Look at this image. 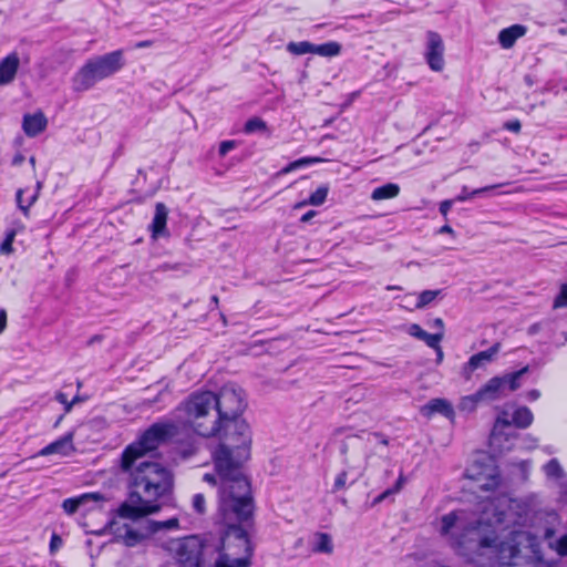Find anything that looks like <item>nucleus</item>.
<instances>
[{
    "instance_id": "5701e85b",
    "label": "nucleus",
    "mask_w": 567,
    "mask_h": 567,
    "mask_svg": "<svg viewBox=\"0 0 567 567\" xmlns=\"http://www.w3.org/2000/svg\"><path fill=\"white\" fill-rule=\"evenodd\" d=\"M251 561L247 557H233L227 553H219L214 567H249Z\"/></svg>"
},
{
    "instance_id": "ddd939ff",
    "label": "nucleus",
    "mask_w": 567,
    "mask_h": 567,
    "mask_svg": "<svg viewBox=\"0 0 567 567\" xmlns=\"http://www.w3.org/2000/svg\"><path fill=\"white\" fill-rule=\"evenodd\" d=\"M466 477L477 482L482 481L483 477L487 478V482L480 485L485 491L494 489L499 484V476L495 473V470L488 467L485 471H481L477 462L466 470Z\"/></svg>"
},
{
    "instance_id": "f8f14e48",
    "label": "nucleus",
    "mask_w": 567,
    "mask_h": 567,
    "mask_svg": "<svg viewBox=\"0 0 567 567\" xmlns=\"http://www.w3.org/2000/svg\"><path fill=\"white\" fill-rule=\"evenodd\" d=\"M499 349H501V343L496 342L489 349L473 354L468 359L466 364L463 367V375L467 380L471 379L472 373L476 369H478L494 360V358L498 353Z\"/></svg>"
},
{
    "instance_id": "c9c22d12",
    "label": "nucleus",
    "mask_w": 567,
    "mask_h": 567,
    "mask_svg": "<svg viewBox=\"0 0 567 567\" xmlns=\"http://www.w3.org/2000/svg\"><path fill=\"white\" fill-rule=\"evenodd\" d=\"M16 235H17L16 229H9L6 233V237L0 245V252L2 255H10L13 251L12 244L14 241Z\"/></svg>"
},
{
    "instance_id": "8fccbe9b",
    "label": "nucleus",
    "mask_w": 567,
    "mask_h": 567,
    "mask_svg": "<svg viewBox=\"0 0 567 567\" xmlns=\"http://www.w3.org/2000/svg\"><path fill=\"white\" fill-rule=\"evenodd\" d=\"M7 327V312L4 309L0 310V334L3 332V330Z\"/></svg>"
},
{
    "instance_id": "69168bd1",
    "label": "nucleus",
    "mask_w": 567,
    "mask_h": 567,
    "mask_svg": "<svg viewBox=\"0 0 567 567\" xmlns=\"http://www.w3.org/2000/svg\"><path fill=\"white\" fill-rule=\"evenodd\" d=\"M525 82L527 83V85L532 86L533 85V80L530 78V75H526L525 76Z\"/></svg>"
},
{
    "instance_id": "473e14b6",
    "label": "nucleus",
    "mask_w": 567,
    "mask_h": 567,
    "mask_svg": "<svg viewBox=\"0 0 567 567\" xmlns=\"http://www.w3.org/2000/svg\"><path fill=\"white\" fill-rule=\"evenodd\" d=\"M266 128L267 124L264 120H261L260 117H251L246 122L244 126V132L246 134H252L255 132L266 131Z\"/></svg>"
},
{
    "instance_id": "2eb2a0df",
    "label": "nucleus",
    "mask_w": 567,
    "mask_h": 567,
    "mask_svg": "<svg viewBox=\"0 0 567 567\" xmlns=\"http://www.w3.org/2000/svg\"><path fill=\"white\" fill-rule=\"evenodd\" d=\"M47 126L48 120L41 111L23 115L22 128L24 134L29 137L38 136L47 128Z\"/></svg>"
},
{
    "instance_id": "13d9d810",
    "label": "nucleus",
    "mask_w": 567,
    "mask_h": 567,
    "mask_svg": "<svg viewBox=\"0 0 567 567\" xmlns=\"http://www.w3.org/2000/svg\"><path fill=\"white\" fill-rule=\"evenodd\" d=\"M440 234H454V230L452 229L451 226L449 225H444L440 228L439 230Z\"/></svg>"
},
{
    "instance_id": "864d4df0",
    "label": "nucleus",
    "mask_w": 567,
    "mask_h": 567,
    "mask_svg": "<svg viewBox=\"0 0 567 567\" xmlns=\"http://www.w3.org/2000/svg\"><path fill=\"white\" fill-rule=\"evenodd\" d=\"M540 396V392L536 389H533L527 392V399L529 401H536Z\"/></svg>"
},
{
    "instance_id": "f03ea898",
    "label": "nucleus",
    "mask_w": 567,
    "mask_h": 567,
    "mask_svg": "<svg viewBox=\"0 0 567 567\" xmlns=\"http://www.w3.org/2000/svg\"><path fill=\"white\" fill-rule=\"evenodd\" d=\"M213 462L219 478L217 523L224 527L252 525L255 503L243 465L250 455L228 454L226 447L215 449Z\"/></svg>"
},
{
    "instance_id": "680f3d73",
    "label": "nucleus",
    "mask_w": 567,
    "mask_h": 567,
    "mask_svg": "<svg viewBox=\"0 0 567 567\" xmlns=\"http://www.w3.org/2000/svg\"><path fill=\"white\" fill-rule=\"evenodd\" d=\"M373 435H374V436H378V437H381V443H382L383 445H388V444H389L388 439H386V437H384L382 434H380V433H374Z\"/></svg>"
},
{
    "instance_id": "c85d7f7f",
    "label": "nucleus",
    "mask_w": 567,
    "mask_h": 567,
    "mask_svg": "<svg viewBox=\"0 0 567 567\" xmlns=\"http://www.w3.org/2000/svg\"><path fill=\"white\" fill-rule=\"evenodd\" d=\"M148 534L153 535L164 529H177L179 527V520L177 517L169 518L167 520H147Z\"/></svg>"
},
{
    "instance_id": "338daca9",
    "label": "nucleus",
    "mask_w": 567,
    "mask_h": 567,
    "mask_svg": "<svg viewBox=\"0 0 567 567\" xmlns=\"http://www.w3.org/2000/svg\"><path fill=\"white\" fill-rule=\"evenodd\" d=\"M42 186H43V183L41 181H38L37 186H35V188H37L35 192L39 193L41 190Z\"/></svg>"
},
{
    "instance_id": "4c0bfd02",
    "label": "nucleus",
    "mask_w": 567,
    "mask_h": 567,
    "mask_svg": "<svg viewBox=\"0 0 567 567\" xmlns=\"http://www.w3.org/2000/svg\"><path fill=\"white\" fill-rule=\"evenodd\" d=\"M193 508L198 514H204L206 512V499L203 494L198 493L194 495Z\"/></svg>"
},
{
    "instance_id": "6ab92c4d",
    "label": "nucleus",
    "mask_w": 567,
    "mask_h": 567,
    "mask_svg": "<svg viewBox=\"0 0 567 567\" xmlns=\"http://www.w3.org/2000/svg\"><path fill=\"white\" fill-rule=\"evenodd\" d=\"M102 502L105 501V497L101 493H86L79 497L74 498H66L62 503V508L64 512L69 515L74 514L82 505L86 504L87 502Z\"/></svg>"
},
{
    "instance_id": "09e8293b",
    "label": "nucleus",
    "mask_w": 567,
    "mask_h": 567,
    "mask_svg": "<svg viewBox=\"0 0 567 567\" xmlns=\"http://www.w3.org/2000/svg\"><path fill=\"white\" fill-rule=\"evenodd\" d=\"M390 495H393L392 491H390L389 488L385 489L384 492H382L380 495H378L374 501H373V504H379L381 502H383L386 497H389Z\"/></svg>"
},
{
    "instance_id": "49530a36",
    "label": "nucleus",
    "mask_w": 567,
    "mask_h": 567,
    "mask_svg": "<svg viewBox=\"0 0 567 567\" xmlns=\"http://www.w3.org/2000/svg\"><path fill=\"white\" fill-rule=\"evenodd\" d=\"M430 326L431 328L437 329V332L442 333V338L444 337V322L441 318H435Z\"/></svg>"
},
{
    "instance_id": "0eeeda50",
    "label": "nucleus",
    "mask_w": 567,
    "mask_h": 567,
    "mask_svg": "<svg viewBox=\"0 0 567 567\" xmlns=\"http://www.w3.org/2000/svg\"><path fill=\"white\" fill-rule=\"evenodd\" d=\"M528 367H524L518 371L493 377L475 393L465 396L462 404L472 403L474 408L480 402H494L506 395L505 391H516L520 388V378L528 372Z\"/></svg>"
},
{
    "instance_id": "9d476101",
    "label": "nucleus",
    "mask_w": 567,
    "mask_h": 567,
    "mask_svg": "<svg viewBox=\"0 0 567 567\" xmlns=\"http://www.w3.org/2000/svg\"><path fill=\"white\" fill-rule=\"evenodd\" d=\"M106 528L113 534V542L122 543L127 547H135L151 536L147 524L143 529H135L128 524L120 525L115 519H111Z\"/></svg>"
},
{
    "instance_id": "2f4dec72",
    "label": "nucleus",
    "mask_w": 567,
    "mask_h": 567,
    "mask_svg": "<svg viewBox=\"0 0 567 567\" xmlns=\"http://www.w3.org/2000/svg\"><path fill=\"white\" fill-rule=\"evenodd\" d=\"M442 293L441 289L436 290H424L419 295L415 307L417 309H423L427 305H430L437 296Z\"/></svg>"
},
{
    "instance_id": "a19ab883",
    "label": "nucleus",
    "mask_w": 567,
    "mask_h": 567,
    "mask_svg": "<svg viewBox=\"0 0 567 567\" xmlns=\"http://www.w3.org/2000/svg\"><path fill=\"white\" fill-rule=\"evenodd\" d=\"M236 146L235 141H223L219 144L218 153L220 156H226Z\"/></svg>"
},
{
    "instance_id": "5fc2aeb1",
    "label": "nucleus",
    "mask_w": 567,
    "mask_h": 567,
    "mask_svg": "<svg viewBox=\"0 0 567 567\" xmlns=\"http://www.w3.org/2000/svg\"><path fill=\"white\" fill-rule=\"evenodd\" d=\"M153 44H154V41H152V40H144V41H140V42L135 43V48L136 49H144V48L152 47Z\"/></svg>"
},
{
    "instance_id": "cd10ccee",
    "label": "nucleus",
    "mask_w": 567,
    "mask_h": 567,
    "mask_svg": "<svg viewBox=\"0 0 567 567\" xmlns=\"http://www.w3.org/2000/svg\"><path fill=\"white\" fill-rule=\"evenodd\" d=\"M312 550L316 553L331 554L333 551L332 538L327 533H317Z\"/></svg>"
},
{
    "instance_id": "423d86ee",
    "label": "nucleus",
    "mask_w": 567,
    "mask_h": 567,
    "mask_svg": "<svg viewBox=\"0 0 567 567\" xmlns=\"http://www.w3.org/2000/svg\"><path fill=\"white\" fill-rule=\"evenodd\" d=\"M125 65L123 50H115L103 55L89 59L73 75L72 89L84 92L92 89L97 82L107 79Z\"/></svg>"
},
{
    "instance_id": "a878e982",
    "label": "nucleus",
    "mask_w": 567,
    "mask_h": 567,
    "mask_svg": "<svg viewBox=\"0 0 567 567\" xmlns=\"http://www.w3.org/2000/svg\"><path fill=\"white\" fill-rule=\"evenodd\" d=\"M328 193L329 187L327 185H321L309 196L307 200L298 203L295 208H300L305 205L320 206L326 202Z\"/></svg>"
},
{
    "instance_id": "bb28decb",
    "label": "nucleus",
    "mask_w": 567,
    "mask_h": 567,
    "mask_svg": "<svg viewBox=\"0 0 567 567\" xmlns=\"http://www.w3.org/2000/svg\"><path fill=\"white\" fill-rule=\"evenodd\" d=\"M323 161L324 159L321 157H302V158H299V159L293 161V162L289 163L288 165H286L284 168H281L278 172V175H286L296 169H299V168H302V167H306V166H309V165H312L316 163H321Z\"/></svg>"
},
{
    "instance_id": "1a4fd4ad",
    "label": "nucleus",
    "mask_w": 567,
    "mask_h": 567,
    "mask_svg": "<svg viewBox=\"0 0 567 567\" xmlns=\"http://www.w3.org/2000/svg\"><path fill=\"white\" fill-rule=\"evenodd\" d=\"M251 525H236L224 527L220 540L221 553L230 554L234 557H247L251 561L254 547L248 536V527Z\"/></svg>"
},
{
    "instance_id": "72a5a7b5",
    "label": "nucleus",
    "mask_w": 567,
    "mask_h": 567,
    "mask_svg": "<svg viewBox=\"0 0 567 567\" xmlns=\"http://www.w3.org/2000/svg\"><path fill=\"white\" fill-rule=\"evenodd\" d=\"M496 187H497L496 185H493V186H486V187L477 188V189H474V190L470 192L468 188L466 186H464L462 188L461 194L457 195V197L455 199L458 200V202H465L467 199L473 198L474 196H476L478 194H482V193L487 192L489 189H494Z\"/></svg>"
},
{
    "instance_id": "bf43d9fd",
    "label": "nucleus",
    "mask_w": 567,
    "mask_h": 567,
    "mask_svg": "<svg viewBox=\"0 0 567 567\" xmlns=\"http://www.w3.org/2000/svg\"><path fill=\"white\" fill-rule=\"evenodd\" d=\"M433 349L436 351V354H437L436 361L441 362L443 360V351H442L441 346L439 344V348H433Z\"/></svg>"
},
{
    "instance_id": "052dcab7",
    "label": "nucleus",
    "mask_w": 567,
    "mask_h": 567,
    "mask_svg": "<svg viewBox=\"0 0 567 567\" xmlns=\"http://www.w3.org/2000/svg\"><path fill=\"white\" fill-rule=\"evenodd\" d=\"M527 518L519 516L517 519L514 520L515 525H524L526 523Z\"/></svg>"
},
{
    "instance_id": "c756f323",
    "label": "nucleus",
    "mask_w": 567,
    "mask_h": 567,
    "mask_svg": "<svg viewBox=\"0 0 567 567\" xmlns=\"http://www.w3.org/2000/svg\"><path fill=\"white\" fill-rule=\"evenodd\" d=\"M287 51L295 55L313 54V43L309 41L289 42L287 44Z\"/></svg>"
},
{
    "instance_id": "de8ad7c7",
    "label": "nucleus",
    "mask_w": 567,
    "mask_h": 567,
    "mask_svg": "<svg viewBox=\"0 0 567 567\" xmlns=\"http://www.w3.org/2000/svg\"><path fill=\"white\" fill-rule=\"evenodd\" d=\"M404 482H405V478H404V476L401 474V475L399 476V478L396 480V482H395L394 486H393V487H391V488H389V489H390V491H392V493H393V494L399 493V492H400V489L402 488V486H403Z\"/></svg>"
},
{
    "instance_id": "393cba45",
    "label": "nucleus",
    "mask_w": 567,
    "mask_h": 567,
    "mask_svg": "<svg viewBox=\"0 0 567 567\" xmlns=\"http://www.w3.org/2000/svg\"><path fill=\"white\" fill-rule=\"evenodd\" d=\"M342 45L337 41H329L321 44H313V54L332 58L341 53Z\"/></svg>"
},
{
    "instance_id": "a211bd4d",
    "label": "nucleus",
    "mask_w": 567,
    "mask_h": 567,
    "mask_svg": "<svg viewBox=\"0 0 567 567\" xmlns=\"http://www.w3.org/2000/svg\"><path fill=\"white\" fill-rule=\"evenodd\" d=\"M527 32V28L523 24H513L505 28L498 33V42L503 49H511L515 42L524 37Z\"/></svg>"
},
{
    "instance_id": "7c9ffc66",
    "label": "nucleus",
    "mask_w": 567,
    "mask_h": 567,
    "mask_svg": "<svg viewBox=\"0 0 567 567\" xmlns=\"http://www.w3.org/2000/svg\"><path fill=\"white\" fill-rule=\"evenodd\" d=\"M544 472H545L546 476L555 478V480L563 478L565 475L564 470L560 466L557 458L549 460L544 465Z\"/></svg>"
},
{
    "instance_id": "aec40b11",
    "label": "nucleus",
    "mask_w": 567,
    "mask_h": 567,
    "mask_svg": "<svg viewBox=\"0 0 567 567\" xmlns=\"http://www.w3.org/2000/svg\"><path fill=\"white\" fill-rule=\"evenodd\" d=\"M168 209L163 203H157L155 206V214L151 225L153 237H163L167 235L166 223H167Z\"/></svg>"
},
{
    "instance_id": "4468645a",
    "label": "nucleus",
    "mask_w": 567,
    "mask_h": 567,
    "mask_svg": "<svg viewBox=\"0 0 567 567\" xmlns=\"http://www.w3.org/2000/svg\"><path fill=\"white\" fill-rule=\"evenodd\" d=\"M75 451L73 445V432H68L62 437L44 446L39 455L47 456L51 454H60L62 456H69Z\"/></svg>"
},
{
    "instance_id": "e433bc0d",
    "label": "nucleus",
    "mask_w": 567,
    "mask_h": 567,
    "mask_svg": "<svg viewBox=\"0 0 567 567\" xmlns=\"http://www.w3.org/2000/svg\"><path fill=\"white\" fill-rule=\"evenodd\" d=\"M554 308H566L567 307V284H564L560 288L559 293L554 299Z\"/></svg>"
},
{
    "instance_id": "b1692460",
    "label": "nucleus",
    "mask_w": 567,
    "mask_h": 567,
    "mask_svg": "<svg viewBox=\"0 0 567 567\" xmlns=\"http://www.w3.org/2000/svg\"><path fill=\"white\" fill-rule=\"evenodd\" d=\"M400 194V186L395 183H388L373 189L371 198L373 200H384L396 197Z\"/></svg>"
},
{
    "instance_id": "ea45409f",
    "label": "nucleus",
    "mask_w": 567,
    "mask_h": 567,
    "mask_svg": "<svg viewBox=\"0 0 567 567\" xmlns=\"http://www.w3.org/2000/svg\"><path fill=\"white\" fill-rule=\"evenodd\" d=\"M555 549L558 555L567 557V533L557 539Z\"/></svg>"
},
{
    "instance_id": "a18cd8bd",
    "label": "nucleus",
    "mask_w": 567,
    "mask_h": 567,
    "mask_svg": "<svg viewBox=\"0 0 567 567\" xmlns=\"http://www.w3.org/2000/svg\"><path fill=\"white\" fill-rule=\"evenodd\" d=\"M452 205H453V200L451 199H445L443 200L441 204H440V207H439V210L440 213L446 217L449 212L451 210L452 208Z\"/></svg>"
},
{
    "instance_id": "6e6d98bb",
    "label": "nucleus",
    "mask_w": 567,
    "mask_h": 567,
    "mask_svg": "<svg viewBox=\"0 0 567 567\" xmlns=\"http://www.w3.org/2000/svg\"><path fill=\"white\" fill-rule=\"evenodd\" d=\"M316 214L317 213L315 210H309L301 216L300 221L308 223L313 216H316Z\"/></svg>"
},
{
    "instance_id": "0e129e2a",
    "label": "nucleus",
    "mask_w": 567,
    "mask_h": 567,
    "mask_svg": "<svg viewBox=\"0 0 567 567\" xmlns=\"http://www.w3.org/2000/svg\"><path fill=\"white\" fill-rule=\"evenodd\" d=\"M210 301H212V303H214L216 307L218 306V301H219V300H218V297H217V296H215V295H214V296H212Z\"/></svg>"
},
{
    "instance_id": "4d7b16f0",
    "label": "nucleus",
    "mask_w": 567,
    "mask_h": 567,
    "mask_svg": "<svg viewBox=\"0 0 567 567\" xmlns=\"http://www.w3.org/2000/svg\"><path fill=\"white\" fill-rule=\"evenodd\" d=\"M55 400L60 402L61 404L68 403V395L63 392H58L55 394Z\"/></svg>"
},
{
    "instance_id": "6e6552de",
    "label": "nucleus",
    "mask_w": 567,
    "mask_h": 567,
    "mask_svg": "<svg viewBox=\"0 0 567 567\" xmlns=\"http://www.w3.org/2000/svg\"><path fill=\"white\" fill-rule=\"evenodd\" d=\"M163 547L175 557L181 567H200L204 546L197 536L169 539Z\"/></svg>"
},
{
    "instance_id": "e2e57ef3",
    "label": "nucleus",
    "mask_w": 567,
    "mask_h": 567,
    "mask_svg": "<svg viewBox=\"0 0 567 567\" xmlns=\"http://www.w3.org/2000/svg\"><path fill=\"white\" fill-rule=\"evenodd\" d=\"M73 402L68 401V403H64V411L65 413H69L72 410Z\"/></svg>"
},
{
    "instance_id": "7ed1b4c3",
    "label": "nucleus",
    "mask_w": 567,
    "mask_h": 567,
    "mask_svg": "<svg viewBox=\"0 0 567 567\" xmlns=\"http://www.w3.org/2000/svg\"><path fill=\"white\" fill-rule=\"evenodd\" d=\"M215 396L217 432L220 443L216 449L226 447L228 454L250 455L251 432L248 423L241 417L247 408L243 389L233 384L224 385Z\"/></svg>"
},
{
    "instance_id": "37998d69",
    "label": "nucleus",
    "mask_w": 567,
    "mask_h": 567,
    "mask_svg": "<svg viewBox=\"0 0 567 567\" xmlns=\"http://www.w3.org/2000/svg\"><path fill=\"white\" fill-rule=\"evenodd\" d=\"M62 538L58 534L53 533L50 539V551L55 553L62 546Z\"/></svg>"
},
{
    "instance_id": "412c9836",
    "label": "nucleus",
    "mask_w": 567,
    "mask_h": 567,
    "mask_svg": "<svg viewBox=\"0 0 567 567\" xmlns=\"http://www.w3.org/2000/svg\"><path fill=\"white\" fill-rule=\"evenodd\" d=\"M533 421H534V415H533L530 409L527 406H520V408L516 409L513 412L512 421L501 420L499 417L497 419L498 423H503L504 425L514 424L518 429H527L528 426L532 425Z\"/></svg>"
},
{
    "instance_id": "3c124183",
    "label": "nucleus",
    "mask_w": 567,
    "mask_h": 567,
    "mask_svg": "<svg viewBox=\"0 0 567 567\" xmlns=\"http://www.w3.org/2000/svg\"><path fill=\"white\" fill-rule=\"evenodd\" d=\"M23 162H24V156L21 153H17L13 156L11 164L13 166H20Z\"/></svg>"
},
{
    "instance_id": "f3484780",
    "label": "nucleus",
    "mask_w": 567,
    "mask_h": 567,
    "mask_svg": "<svg viewBox=\"0 0 567 567\" xmlns=\"http://www.w3.org/2000/svg\"><path fill=\"white\" fill-rule=\"evenodd\" d=\"M420 413L427 419H431L434 414L452 417L454 415V410L447 400L437 398L430 400L426 404L421 406Z\"/></svg>"
},
{
    "instance_id": "4be33fe9",
    "label": "nucleus",
    "mask_w": 567,
    "mask_h": 567,
    "mask_svg": "<svg viewBox=\"0 0 567 567\" xmlns=\"http://www.w3.org/2000/svg\"><path fill=\"white\" fill-rule=\"evenodd\" d=\"M409 333L426 343L430 348H439V343L442 341V333L435 332V333H429L425 330H423L417 323H412L409 327Z\"/></svg>"
},
{
    "instance_id": "774afa93",
    "label": "nucleus",
    "mask_w": 567,
    "mask_h": 567,
    "mask_svg": "<svg viewBox=\"0 0 567 567\" xmlns=\"http://www.w3.org/2000/svg\"><path fill=\"white\" fill-rule=\"evenodd\" d=\"M82 401V399L80 398V395H75L70 402H73V405L78 402Z\"/></svg>"
},
{
    "instance_id": "603ef678",
    "label": "nucleus",
    "mask_w": 567,
    "mask_h": 567,
    "mask_svg": "<svg viewBox=\"0 0 567 567\" xmlns=\"http://www.w3.org/2000/svg\"><path fill=\"white\" fill-rule=\"evenodd\" d=\"M203 481L209 483V484H213V485H216L217 484V477L215 474H210V473H206L204 474L203 476Z\"/></svg>"
},
{
    "instance_id": "39448f33",
    "label": "nucleus",
    "mask_w": 567,
    "mask_h": 567,
    "mask_svg": "<svg viewBox=\"0 0 567 567\" xmlns=\"http://www.w3.org/2000/svg\"><path fill=\"white\" fill-rule=\"evenodd\" d=\"M481 526L482 523L478 519L467 523L464 511H453L441 518L440 530L442 535H449L453 528H458L463 532L457 539L460 548L466 547V538H468V543L473 544V548L478 555L491 553L496 557V547L499 542L495 536L481 535Z\"/></svg>"
},
{
    "instance_id": "f704fd0d",
    "label": "nucleus",
    "mask_w": 567,
    "mask_h": 567,
    "mask_svg": "<svg viewBox=\"0 0 567 567\" xmlns=\"http://www.w3.org/2000/svg\"><path fill=\"white\" fill-rule=\"evenodd\" d=\"M24 190L23 189H18L17 190V194H16V199H17V204H18V207L24 213V215H27L29 208L35 203V200L38 199V192H34L31 197L28 199L27 204L23 203V198H22V195H23Z\"/></svg>"
},
{
    "instance_id": "58836bf2",
    "label": "nucleus",
    "mask_w": 567,
    "mask_h": 567,
    "mask_svg": "<svg viewBox=\"0 0 567 567\" xmlns=\"http://www.w3.org/2000/svg\"><path fill=\"white\" fill-rule=\"evenodd\" d=\"M347 478H348V472L346 470H343L342 472H340L337 475L334 483H333L332 492L336 493V492L344 488L346 484H347Z\"/></svg>"
},
{
    "instance_id": "c03bdc74",
    "label": "nucleus",
    "mask_w": 567,
    "mask_h": 567,
    "mask_svg": "<svg viewBox=\"0 0 567 567\" xmlns=\"http://www.w3.org/2000/svg\"><path fill=\"white\" fill-rule=\"evenodd\" d=\"M348 452H349V443L347 440L341 441L340 443V454L342 456V463L346 466H349V458H348Z\"/></svg>"
},
{
    "instance_id": "f257e3e1",
    "label": "nucleus",
    "mask_w": 567,
    "mask_h": 567,
    "mask_svg": "<svg viewBox=\"0 0 567 567\" xmlns=\"http://www.w3.org/2000/svg\"><path fill=\"white\" fill-rule=\"evenodd\" d=\"M178 433L179 427L175 421L161 420L124 449L121 470L127 475L128 496L115 511L118 517L136 520L159 511V505L154 503L172 491L173 475L161 463L143 458Z\"/></svg>"
},
{
    "instance_id": "79ce46f5",
    "label": "nucleus",
    "mask_w": 567,
    "mask_h": 567,
    "mask_svg": "<svg viewBox=\"0 0 567 567\" xmlns=\"http://www.w3.org/2000/svg\"><path fill=\"white\" fill-rule=\"evenodd\" d=\"M503 127L513 133H519L522 124L519 120H512L504 123Z\"/></svg>"
},
{
    "instance_id": "dca6fc26",
    "label": "nucleus",
    "mask_w": 567,
    "mask_h": 567,
    "mask_svg": "<svg viewBox=\"0 0 567 567\" xmlns=\"http://www.w3.org/2000/svg\"><path fill=\"white\" fill-rule=\"evenodd\" d=\"M20 59L17 52H12L0 61V86L10 84L16 79Z\"/></svg>"
},
{
    "instance_id": "20e7f679",
    "label": "nucleus",
    "mask_w": 567,
    "mask_h": 567,
    "mask_svg": "<svg viewBox=\"0 0 567 567\" xmlns=\"http://www.w3.org/2000/svg\"><path fill=\"white\" fill-rule=\"evenodd\" d=\"M214 392L197 391L189 394L182 401L176 411L184 414L185 422L200 436L212 437L218 436L216 415H212L215 411Z\"/></svg>"
},
{
    "instance_id": "9b49d317",
    "label": "nucleus",
    "mask_w": 567,
    "mask_h": 567,
    "mask_svg": "<svg viewBox=\"0 0 567 567\" xmlns=\"http://www.w3.org/2000/svg\"><path fill=\"white\" fill-rule=\"evenodd\" d=\"M426 38L425 60L431 70L440 72L444 68V43L442 37L435 31H429Z\"/></svg>"
}]
</instances>
